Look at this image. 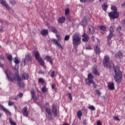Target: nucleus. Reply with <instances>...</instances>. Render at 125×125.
Masks as SVG:
<instances>
[{
  "label": "nucleus",
  "instance_id": "obj_50",
  "mask_svg": "<svg viewBox=\"0 0 125 125\" xmlns=\"http://www.w3.org/2000/svg\"><path fill=\"white\" fill-rule=\"evenodd\" d=\"M114 119L115 121H120V119H119V117H117V116L114 117Z\"/></svg>",
  "mask_w": 125,
  "mask_h": 125
},
{
  "label": "nucleus",
  "instance_id": "obj_1",
  "mask_svg": "<svg viewBox=\"0 0 125 125\" xmlns=\"http://www.w3.org/2000/svg\"><path fill=\"white\" fill-rule=\"evenodd\" d=\"M5 74L6 78L9 82L14 83L17 81L19 86H21V82H22V78L21 77H20L19 73L16 74L15 75L9 70H6L5 71Z\"/></svg>",
  "mask_w": 125,
  "mask_h": 125
},
{
  "label": "nucleus",
  "instance_id": "obj_60",
  "mask_svg": "<svg viewBox=\"0 0 125 125\" xmlns=\"http://www.w3.org/2000/svg\"><path fill=\"white\" fill-rule=\"evenodd\" d=\"M83 110H84V111H85L86 113H87V111L86 110V109H85L84 107H83Z\"/></svg>",
  "mask_w": 125,
  "mask_h": 125
},
{
  "label": "nucleus",
  "instance_id": "obj_49",
  "mask_svg": "<svg viewBox=\"0 0 125 125\" xmlns=\"http://www.w3.org/2000/svg\"><path fill=\"white\" fill-rule=\"evenodd\" d=\"M39 74H41V75H43V74H44V71H43L42 70H40L39 71Z\"/></svg>",
  "mask_w": 125,
  "mask_h": 125
},
{
  "label": "nucleus",
  "instance_id": "obj_25",
  "mask_svg": "<svg viewBox=\"0 0 125 125\" xmlns=\"http://www.w3.org/2000/svg\"><path fill=\"white\" fill-rule=\"evenodd\" d=\"M102 8L104 11L107 10V8H108V5H107V2H105L104 5H103Z\"/></svg>",
  "mask_w": 125,
  "mask_h": 125
},
{
  "label": "nucleus",
  "instance_id": "obj_20",
  "mask_svg": "<svg viewBox=\"0 0 125 125\" xmlns=\"http://www.w3.org/2000/svg\"><path fill=\"white\" fill-rule=\"evenodd\" d=\"M48 29L50 30V31H51V32H53V33H55V34L58 32L57 29L54 26H51L49 27Z\"/></svg>",
  "mask_w": 125,
  "mask_h": 125
},
{
  "label": "nucleus",
  "instance_id": "obj_11",
  "mask_svg": "<svg viewBox=\"0 0 125 125\" xmlns=\"http://www.w3.org/2000/svg\"><path fill=\"white\" fill-rule=\"evenodd\" d=\"M82 42H87L89 40V37L85 33H84L82 36Z\"/></svg>",
  "mask_w": 125,
  "mask_h": 125
},
{
  "label": "nucleus",
  "instance_id": "obj_57",
  "mask_svg": "<svg viewBox=\"0 0 125 125\" xmlns=\"http://www.w3.org/2000/svg\"><path fill=\"white\" fill-rule=\"evenodd\" d=\"M119 35L122 36L123 35V33L121 32V31H119Z\"/></svg>",
  "mask_w": 125,
  "mask_h": 125
},
{
  "label": "nucleus",
  "instance_id": "obj_56",
  "mask_svg": "<svg viewBox=\"0 0 125 125\" xmlns=\"http://www.w3.org/2000/svg\"><path fill=\"white\" fill-rule=\"evenodd\" d=\"M86 123V120H84L83 121V125H85Z\"/></svg>",
  "mask_w": 125,
  "mask_h": 125
},
{
  "label": "nucleus",
  "instance_id": "obj_18",
  "mask_svg": "<svg viewBox=\"0 0 125 125\" xmlns=\"http://www.w3.org/2000/svg\"><path fill=\"white\" fill-rule=\"evenodd\" d=\"M44 60L47 61L48 62H49V63H51V65L53 64V62H52V59H51V57L46 56L44 58Z\"/></svg>",
  "mask_w": 125,
  "mask_h": 125
},
{
  "label": "nucleus",
  "instance_id": "obj_52",
  "mask_svg": "<svg viewBox=\"0 0 125 125\" xmlns=\"http://www.w3.org/2000/svg\"><path fill=\"white\" fill-rule=\"evenodd\" d=\"M97 125H102V123L101 121H99L97 123Z\"/></svg>",
  "mask_w": 125,
  "mask_h": 125
},
{
  "label": "nucleus",
  "instance_id": "obj_39",
  "mask_svg": "<svg viewBox=\"0 0 125 125\" xmlns=\"http://www.w3.org/2000/svg\"><path fill=\"white\" fill-rule=\"evenodd\" d=\"M51 42H55V43L56 44H57L59 42H58V40L55 39H52L51 40Z\"/></svg>",
  "mask_w": 125,
  "mask_h": 125
},
{
  "label": "nucleus",
  "instance_id": "obj_9",
  "mask_svg": "<svg viewBox=\"0 0 125 125\" xmlns=\"http://www.w3.org/2000/svg\"><path fill=\"white\" fill-rule=\"evenodd\" d=\"M45 111L47 113V115L46 114V116L49 120H52V112H51V109L50 108L46 107L45 108Z\"/></svg>",
  "mask_w": 125,
  "mask_h": 125
},
{
  "label": "nucleus",
  "instance_id": "obj_13",
  "mask_svg": "<svg viewBox=\"0 0 125 125\" xmlns=\"http://www.w3.org/2000/svg\"><path fill=\"white\" fill-rule=\"evenodd\" d=\"M0 109L3 112H5L6 114L9 115V116L11 115V113L10 112L9 110L3 105H0Z\"/></svg>",
  "mask_w": 125,
  "mask_h": 125
},
{
  "label": "nucleus",
  "instance_id": "obj_35",
  "mask_svg": "<svg viewBox=\"0 0 125 125\" xmlns=\"http://www.w3.org/2000/svg\"><path fill=\"white\" fill-rule=\"evenodd\" d=\"M7 58L10 62H12V56L11 55H8Z\"/></svg>",
  "mask_w": 125,
  "mask_h": 125
},
{
  "label": "nucleus",
  "instance_id": "obj_63",
  "mask_svg": "<svg viewBox=\"0 0 125 125\" xmlns=\"http://www.w3.org/2000/svg\"><path fill=\"white\" fill-rule=\"evenodd\" d=\"M69 89H72V87H69Z\"/></svg>",
  "mask_w": 125,
  "mask_h": 125
},
{
  "label": "nucleus",
  "instance_id": "obj_46",
  "mask_svg": "<svg viewBox=\"0 0 125 125\" xmlns=\"http://www.w3.org/2000/svg\"><path fill=\"white\" fill-rule=\"evenodd\" d=\"M10 2H11V4H12V5H14L16 4V2L15 1V0L10 1Z\"/></svg>",
  "mask_w": 125,
  "mask_h": 125
},
{
  "label": "nucleus",
  "instance_id": "obj_17",
  "mask_svg": "<svg viewBox=\"0 0 125 125\" xmlns=\"http://www.w3.org/2000/svg\"><path fill=\"white\" fill-rule=\"evenodd\" d=\"M89 33L91 35H92V34H94V31H95V28L93 27V26L90 25L89 26L88 28Z\"/></svg>",
  "mask_w": 125,
  "mask_h": 125
},
{
  "label": "nucleus",
  "instance_id": "obj_48",
  "mask_svg": "<svg viewBox=\"0 0 125 125\" xmlns=\"http://www.w3.org/2000/svg\"><path fill=\"white\" fill-rule=\"evenodd\" d=\"M117 32H121V31H122V27L121 26H119L117 29Z\"/></svg>",
  "mask_w": 125,
  "mask_h": 125
},
{
  "label": "nucleus",
  "instance_id": "obj_7",
  "mask_svg": "<svg viewBox=\"0 0 125 125\" xmlns=\"http://www.w3.org/2000/svg\"><path fill=\"white\" fill-rule=\"evenodd\" d=\"M108 15L109 17L112 18V19H117V18H119V16H120L119 13H118L117 11H114L109 13Z\"/></svg>",
  "mask_w": 125,
  "mask_h": 125
},
{
  "label": "nucleus",
  "instance_id": "obj_6",
  "mask_svg": "<svg viewBox=\"0 0 125 125\" xmlns=\"http://www.w3.org/2000/svg\"><path fill=\"white\" fill-rule=\"evenodd\" d=\"M103 65L105 68H111V64H110V62L109 60V57L108 56H105L103 60Z\"/></svg>",
  "mask_w": 125,
  "mask_h": 125
},
{
  "label": "nucleus",
  "instance_id": "obj_16",
  "mask_svg": "<svg viewBox=\"0 0 125 125\" xmlns=\"http://www.w3.org/2000/svg\"><path fill=\"white\" fill-rule=\"evenodd\" d=\"M94 50L96 54H100L101 51H100V47H99V46L98 45H95L94 46Z\"/></svg>",
  "mask_w": 125,
  "mask_h": 125
},
{
  "label": "nucleus",
  "instance_id": "obj_45",
  "mask_svg": "<svg viewBox=\"0 0 125 125\" xmlns=\"http://www.w3.org/2000/svg\"><path fill=\"white\" fill-rule=\"evenodd\" d=\"M14 104H15V103H14V102H9V103H8V105L9 106H13V105H14Z\"/></svg>",
  "mask_w": 125,
  "mask_h": 125
},
{
  "label": "nucleus",
  "instance_id": "obj_23",
  "mask_svg": "<svg viewBox=\"0 0 125 125\" xmlns=\"http://www.w3.org/2000/svg\"><path fill=\"white\" fill-rule=\"evenodd\" d=\"M42 36H46L48 34V30L47 29H44L41 31Z\"/></svg>",
  "mask_w": 125,
  "mask_h": 125
},
{
  "label": "nucleus",
  "instance_id": "obj_40",
  "mask_svg": "<svg viewBox=\"0 0 125 125\" xmlns=\"http://www.w3.org/2000/svg\"><path fill=\"white\" fill-rule=\"evenodd\" d=\"M9 122H10V123L11 124V125H16V123L12 121V120H11V119H10V118H9Z\"/></svg>",
  "mask_w": 125,
  "mask_h": 125
},
{
  "label": "nucleus",
  "instance_id": "obj_64",
  "mask_svg": "<svg viewBox=\"0 0 125 125\" xmlns=\"http://www.w3.org/2000/svg\"><path fill=\"white\" fill-rule=\"evenodd\" d=\"M63 125H69V124H64Z\"/></svg>",
  "mask_w": 125,
  "mask_h": 125
},
{
  "label": "nucleus",
  "instance_id": "obj_21",
  "mask_svg": "<svg viewBox=\"0 0 125 125\" xmlns=\"http://www.w3.org/2000/svg\"><path fill=\"white\" fill-rule=\"evenodd\" d=\"M31 94L32 99H33L34 101H36V100H37V98H36V92H35L34 90H32L31 91Z\"/></svg>",
  "mask_w": 125,
  "mask_h": 125
},
{
  "label": "nucleus",
  "instance_id": "obj_51",
  "mask_svg": "<svg viewBox=\"0 0 125 125\" xmlns=\"http://www.w3.org/2000/svg\"><path fill=\"white\" fill-rule=\"evenodd\" d=\"M56 37L58 41H61V38H60V36H59V35H56Z\"/></svg>",
  "mask_w": 125,
  "mask_h": 125
},
{
  "label": "nucleus",
  "instance_id": "obj_12",
  "mask_svg": "<svg viewBox=\"0 0 125 125\" xmlns=\"http://www.w3.org/2000/svg\"><path fill=\"white\" fill-rule=\"evenodd\" d=\"M115 58L117 59H123L124 55L123 53L121 51H119L118 52L116 53L115 55Z\"/></svg>",
  "mask_w": 125,
  "mask_h": 125
},
{
  "label": "nucleus",
  "instance_id": "obj_8",
  "mask_svg": "<svg viewBox=\"0 0 125 125\" xmlns=\"http://www.w3.org/2000/svg\"><path fill=\"white\" fill-rule=\"evenodd\" d=\"M25 59H23L22 60V64L23 65V66H26V60H27V61H32V56L30 55L29 53H27L25 55Z\"/></svg>",
  "mask_w": 125,
  "mask_h": 125
},
{
  "label": "nucleus",
  "instance_id": "obj_19",
  "mask_svg": "<svg viewBox=\"0 0 125 125\" xmlns=\"http://www.w3.org/2000/svg\"><path fill=\"white\" fill-rule=\"evenodd\" d=\"M28 108L26 107H24L22 109V114L23 115H24L25 117H28Z\"/></svg>",
  "mask_w": 125,
  "mask_h": 125
},
{
  "label": "nucleus",
  "instance_id": "obj_33",
  "mask_svg": "<svg viewBox=\"0 0 125 125\" xmlns=\"http://www.w3.org/2000/svg\"><path fill=\"white\" fill-rule=\"evenodd\" d=\"M113 36H114L113 33H110L109 35L107 36V40L110 41L111 39H112V38H113Z\"/></svg>",
  "mask_w": 125,
  "mask_h": 125
},
{
  "label": "nucleus",
  "instance_id": "obj_58",
  "mask_svg": "<svg viewBox=\"0 0 125 125\" xmlns=\"http://www.w3.org/2000/svg\"><path fill=\"white\" fill-rule=\"evenodd\" d=\"M57 45H58V46H59V47H60V45H61V44L60 43H58L57 44Z\"/></svg>",
  "mask_w": 125,
  "mask_h": 125
},
{
  "label": "nucleus",
  "instance_id": "obj_36",
  "mask_svg": "<svg viewBox=\"0 0 125 125\" xmlns=\"http://www.w3.org/2000/svg\"><path fill=\"white\" fill-rule=\"evenodd\" d=\"M93 73H94V75H96L97 76L99 75V72H98L97 71V69H96V68H95L93 69Z\"/></svg>",
  "mask_w": 125,
  "mask_h": 125
},
{
  "label": "nucleus",
  "instance_id": "obj_4",
  "mask_svg": "<svg viewBox=\"0 0 125 125\" xmlns=\"http://www.w3.org/2000/svg\"><path fill=\"white\" fill-rule=\"evenodd\" d=\"M34 55L35 56L36 60H38L41 66L43 67L44 68H46V67L44 66V61L42 58L41 57V55H40L39 51H35Z\"/></svg>",
  "mask_w": 125,
  "mask_h": 125
},
{
  "label": "nucleus",
  "instance_id": "obj_41",
  "mask_svg": "<svg viewBox=\"0 0 125 125\" xmlns=\"http://www.w3.org/2000/svg\"><path fill=\"white\" fill-rule=\"evenodd\" d=\"M74 47H73V48L72 49V51L73 52H75L76 53V52H77V48L76 46H74Z\"/></svg>",
  "mask_w": 125,
  "mask_h": 125
},
{
  "label": "nucleus",
  "instance_id": "obj_27",
  "mask_svg": "<svg viewBox=\"0 0 125 125\" xmlns=\"http://www.w3.org/2000/svg\"><path fill=\"white\" fill-rule=\"evenodd\" d=\"M64 21H65V17H62L59 18V22L60 23H64Z\"/></svg>",
  "mask_w": 125,
  "mask_h": 125
},
{
  "label": "nucleus",
  "instance_id": "obj_59",
  "mask_svg": "<svg viewBox=\"0 0 125 125\" xmlns=\"http://www.w3.org/2000/svg\"><path fill=\"white\" fill-rule=\"evenodd\" d=\"M1 59H2V60L4 59V56H1Z\"/></svg>",
  "mask_w": 125,
  "mask_h": 125
},
{
  "label": "nucleus",
  "instance_id": "obj_47",
  "mask_svg": "<svg viewBox=\"0 0 125 125\" xmlns=\"http://www.w3.org/2000/svg\"><path fill=\"white\" fill-rule=\"evenodd\" d=\"M96 93L98 95H100L101 94V92H100V91H99V90H96Z\"/></svg>",
  "mask_w": 125,
  "mask_h": 125
},
{
  "label": "nucleus",
  "instance_id": "obj_53",
  "mask_svg": "<svg viewBox=\"0 0 125 125\" xmlns=\"http://www.w3.org/2000/svg\"><path fill=\"white\" fill-rule=\"evenodd\" d=\"M55 86H56L55 84L53 83L52 84V88L53 89H54V88H55Z\"/></svg>",
  "mask_w": 125,
  "mask_h": 125
},
{
  "label": "nucleus",
  "instance_id": "obj_34",
  "mask_svg": "<svg viewBox=\"0 0 125 125\" xmlns=\"http://www.w3.org/2000/svg\"><path fill=\"white\" fill-rule=\"evenodd\" d=\"M88 109H89V110H91L92 111H95L96 109H95V107H94V106L93 105H90L88 107Z\"/></svg>",
  "mask_w": 125,
  "mask_h": 125
},
{
  "label": "nucleus",
  "instance_id": "obj_42",
  "mask_svg": "<svg viewBox=\"0 0 125 125\" xmlns=\"http://www.w3.org/2000/svg\"><path fill=\"white\" fill-rule=\"evenodd\" d=\"M70 12V10L69 9V8H67L66 10H65V15H68L69 14V13Z\"/></svg>",
  "mask_w": 125,
  "mask_h": 125
},
{
  "label": "nucleus",
  "instance_id": "obj_55",
  "mask_svg": "<svg viewBox=\"0 0 125 125\" xmlns=\"http://www.w3.org/2000/svg\"><path fill=\"white\" fill-rule=\"evenodd\" d=\"M121 7H123L124 8H125V2L122 4Z\"/></svg>",
  "mask_w": 125,
  "mask_h": 125
},
{
  "label": "nucleus",
  "instance_id": "obj_28",
  "mask_svg": "<svg viewBox=\"0 0 125 125\" xmlns=\"http://www.w3.org/2000/svg\"><path fill=\"white\" fill-rule=\"evenodd\" d=\"M48 89L46 88V86H43L42 88V91L43 93H45V92H47Z\"/></svg>",
  "mask_w": 125,
  "mask_h": 125
},
{
  "label": "nucleus",
  "instance_id": "obj_22",
  "mask_svg": "<svg viewBox=\"0 0 125 125\" xmlns=\"http://www.w3.org/2000/svg\"><path fill=\"white\" fill-rule=\"evenodd\" d=\"M21 78L23 80H28L29 79V74L28 73H24L21 75Z\"/></svg>",
  "mask_w": 125,
  "mask_h": 125
},
{
  "label": "nucleus",
  "instance_id": "obj_43",
  "mask_svg": "<svg viewBox=\"0 0 125 125\" xmlns=\"http://www.w3.org/2000/svg\"><path fill=\"white\" fill-rule=\"evenodd\" d=\"M39 82L41 83H44V80H43V79H42V78H40L39 79Z\"/></svg>",
  "mask_w": 125,
  "mask_h": 125
},
{
  "label": "nucleus",
  "instance_id": "obj_29",
  "mask_svg": "<svg viewBox=\"0 0 125 125\" xmlns=\"http://www.w3.org/2000/svg\"><path fill=\"white\" fill-rule=\"evenodd\" d=\"M99 28L101 30V31H106V29H107L106 26H105L104 25L99 26Z\"/></svg>",
  "mask_w": 125,
  "mask_h": 125
},
{
  "label": "nucleus",
  "instance_id": "obj_26",
  "mask_svg": "<svg viewBox=\"0 0 125 125\" xmlns=\"http://www.w3.org/2000/svg\"><path fill=\"white\" fill-rule=\"evenodd\" d=\"M115 32V26L112 25L109 27V33H112Z\"/></svg>",
  "mask_w": 125,
  "mask_h": 125
},
{
  "label": "nucleus",
  "instance_id": "obj_14",
  "mask_svg": "<svg viewBox=\"0 0 125 125\" xmlns=\"http://www.w3.org/2000/svg\"><path fill=\"white\" fill-rule=\"evenodd\" d=\"M1 4H2L3 6H4V7L6 8V9H9V8H10L9 6H8V4H7V3L6 2V0H1Z\"/></svg>",
  "mask_w": 125,
  "mask_h": 125
},
{
  "label": "nucleus",
  "instance_id": "obj_37",
  "mask_svg": "<svg viewBox=\"0 0 125 125\" xmlns=\"http://www.w3.org/2000/svg\"><path fill=\"white\" fill-rule=\"evenodd\" d=\"M69 39H70V35H66L65 36L64 40L65 42H68V41H69Z\"/></svg>",
  "mask_w": 125,
  "mask_h": 125
},
{
  "label": "nucleus",
  "instance_id": "obj_10",
  "mask_svg": "<svg viewBox=\"0 0 125 125\" xmlns=\"http://www.w3.org/2000/svg\"><path fill=\"white\" fill-rule=\"evenodd\" d=\"M52 112L54 117H57L59 114V110L57 109V106L55 104H53L52 106Z\"/></svg>",
  "mask_w": 125,
  "mask_h": 125
},
{
  "label": "nucleus",
  "instance_id": "obj_15",
  "mask_svg": "<svg viewBox=\"0 0 125 125\" xmlns=\"http://www.w3.org/2000/svg\"><path fill=\"white\" fill-rule=\"evenodd\" d=\"M15 63L16 64L15 66V70H18V69H19V66H18V64L20 63V62L19 61L18 58L17 57L15 58Z\"/></svg>",
  "mask_w": 125,
  "mask_h": 125
},
{
  "label": "nucleus",
  "instance_id": "obj_2",
  "mask_svg": "<svg viewBox=\"0 0 125 125\" xmlns=\"http://www.w3.org/2000/svg\"><path fill=\"white\" fill-rule=\"evenodd\" d=\"M113 72L115 74L114 79L117 83H120L122 82V78H123V73L120 70V67L118 66L113 67Z\"/></svg>",
  "mask_w": 125,
  "mask_h": 125
},
{
  "label": "nucleus",
  "instance_id": "obj_61",
  "mask_svg": "<svg viewBox=\"0 0 125 125\" xmlns=\"http://www.w3.org/2000/svg\"><path fill=\"white\" fill-rule=\"evenodd\" d=\"M60 47L62 48V49H63V46H62V45H61Z\"/></svg>",
  "mask_w": 125,
  "mask_h": 125
},
{
  "label": "nucleus",
  "instance_id": "obj_30",
  "mask_svg": "<svg viewBox=\"0 0 125 125\" xmlns=\"http://www.w3.org/2000/svg\"><path fill=\"white\" fill-rule=\"evenodd\" d=\"M109 88H110L111 90L115 89V86L114 85V83H111L109 85Z\"/></svg>",
  "mask_w": 125,
  "mask_h": 125
},
{
  "label": "nucleus",
  "instance_id": "obj_54",
  "mask_svg": "<svg viewBox=\"0 0 125 125\" xmlns=\"http://www.w3.org/2000/svg\"><path fill=\"white\" fill-rule=\"evenodd\" d=\"M80 2L83 3V2H86L87 0H80Z\"/></svg>",
  "mask_w": 125,
  "mask_h": 125
},
{
  "label": "nucleus",
  "instance_id": "obj_38",
  "mask_svg": "<svg viewBox=\"0 0 125 125\" xmlns=\"http://www.w3.org/2000/svg\"><path fill=\"white\" fill-rule=\"evenodd\" d=\"M111 9L112 10H114V11H117V6L115 5H111Z\"/></svg>",
  "mask_w": 125,
  "mask_h": 125
},
{
  "label": "nucleus",
  "instance_id": "obj_44",
  "mask_svg": "<svg viewBox=\"0 0 125 125\" xmlns=\"http://www.w3.org/2000/svg\"><path fill=\"white\" fill-rule=\"evenodd\" d=\"M67 95H68V98H69L70 100H73V98H72V95L70 93H67Z\"/></svg>",
  "mask_w": 125,
  "mask_h": 125
},
{
  "label": "nucleus",
  "instance_id": "obj_24",
  "mask_svg": "<svg viewBox=\"0 0 125 125\" xmlns=\"http://www.w3.org/2000/svg\"><path fill=\"white\" fill-rule=\"evenodd\" d=\"M83 116V113L81 110H79L77 112V117L79 120L81 119L82 116Z\"/></svg>",
  "mask_w": 125,
  "mask_h": 125
},
{
  "label": "nucleus",
  "instance_id": "obj_3",
  "mask_svg": "<svg viewBox=\"0 0 125 125\" xmlns=\"http://www.w3.org/2000/svg\"><path fill=\"white\" fill-rule=\"evenodd\" d=\"M72 42L74 46H78L81 43V35L79 33H74L72 36Z\"/></svg>",
  "mask_w": 125,
  "mask_h": 125
},
{
  "label": "nucleus",
  "instance_id": "obj_32",
  "mask_svg": "<svg viewBox=\"0 0 125 125\" xmlns=\"http://www.w3.org/2000/svg\"><path fill=\"white\" fill-rule=\"evenodd\" d=\"M23 96V93H20L18 94V95L15 97V100H17L18 99L19 97H22Z\"/></svg>",
  "mask_w": 125,
  "mask_h": 125
},
{
  "label": "nucleus",
  "instance_id": "obj_5",
  "mask_svg": "<svg viewBox=\"0 0 125 125\" xmlns=\"http://www.w3.org/2000/svg\"><path fill=\"white\" fill-rule=\"evenodd\" d=\"M93 75L92 74H89L88 75V78L86 80V83L87 84H91L92 83L94 87L96 88L97 87V84L93 82Z\"/></svg>",
  "mask_w": 125,
  "mask_h": 125
},
{
  "label": "nucleus",
  "instance_id": "obj_31",
  "mask_svg": "<svg viewBox=\"0 0 125 125\" xmlns=\"http://www.w3.org/2000/svg\"><path fill=\"white\" fill-rule=\"evenodd\" d=\"M57 75V72L54 71H52L51 73V78H54Z\"/></svg>",
  "mask_w": 125,
  "mask_h": 125
},
{
  "label": "nucleus",
  "instance_id": "obj_62",
  "mask_svg": "<svg viewBox=\"0 0 125 125\" xmlns=\"http://www.w3.org/2000/svg\"><path fill=\"white\" fill-rule=\"evenodd\" d=\"M84 21H84V20H83V21H82V23H83V22H84Z\"/></svg>",
  "mask_w": 125,
  "mask_h": 125
}]
</instances>
